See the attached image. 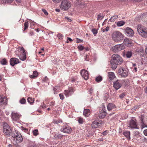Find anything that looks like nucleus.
<instances>
[{"label":"nucleus","instance_id":"f257e3e1","mask_svg":"<svg viewBox=\"0 0 147 147\" xmlns=\"http://www.w3.org/2000/svg\"><path fill=\"white\" fill-rule=\"evenodd\" d=\"M113 40L116 42H119L123 40L124 38L123 34L119 31L114 32L112 34Z\"/></svg>","mask_w":147,"mask_h":147},{"label":"nucleus","instance_id":"f03ea898","mask_svg":"<svg viewBox=\"0 0 147 147\" xmlns=\"http://www.w3.org/2000/svg\"><path fill=\"white\" fill-rule=\"evenodd\" d=\"M112 59L110 61V63L113 65H120L123 62L122 58L117 54H113L112 56Z\"/></svg>","mask_w":147,"mask_h":147},{"label":"nucleus","instance_id":"7ed1b4c3","mask_svg":"<svg viewBox=\"0 0 147 147\" xmlns=\"http://www.w3.org/2000/svg\"><path fill=\"white\" fill-rule=\"evenodd\" d=\"M3 132L8 136H11L12 130L6 122L3 124Z\"/></svg>","mask_w":147,"mask_h":147},{"label":"nucleus","instance_id":"20e7f679","mask_svg":"<svg viewBox=\"0 0 147 147\" xmlns=\"http://www.w3.org/2000/svg\"><path fill=\"white\" fill-rule=\"evenodd\" d=\"M138 32L142 36L146 37H147V28H144L140 25L137 26Z\"/></svg>","mask_w":147,"mask_h":147},{"label":"nucleus","instance_id":"39448f33","mask_svg":"<svg viewBox=\"0 0 147 147\" xmlns=\"http://www.w3.org/2000/svg\"><path fill=\"white\" fill-rule=\"evenodd\" d=\"M71 3L69 1L65 0L62 1L61 8L63 10H67L71 7Z\"/></svg>","mask_w":147,"mask_h":147},{"label":"nucleus","instance_id":"423d86ee","mask_svg":"<svg viewBox=\"0 0 147 147\" xmlns=\"http://www.w3.org/2000/svg\"><path fill=\"white\" fill-rule=\"evenodd\" d=\"M124 48V45L122 44H120L117 45L113 46L111 48V50L114 52H117L123 50Z\"/></svg>","mask_w":147,"mask_h":147},{"label":"nucleus","instance_id":"0eeeda50","mask_svg":"<svg viewBox=\"0 0 147 147\" xmlns=\"http://www.w3.org/2000/svg\"><path fill=\"white\" fill-rule=\"evenodd\" d=\"M118 73L122 77H126L127 76L128 74L127 71L125 68L122 67L119 69Z\"/></svg>","mask_w":147,"mask_h":147},{"label":"nucleus","instance_id":"6e6552de","mask_svg":"<svg viewBox=\"0 0 147 147\" xmlns=\"http://www.w3.org/2000/svg\"><path fill=\"white\" fill-rule=\"evenodd\" d=\"M139 118L141 122V127L142 128L145 127H147V125H146L145 121L146 117L144 115H141L139 117Z\"/></svg>","mask_w":147,"mask_h":147},{"label":"nucleus","instance_id":"1a4fd4ad","mask_svg":"<svg viewBox=\"0 0 147 147\" xmlns=\"http://www.w3.org/2000/svg\"><path fill=\"white\" fill-rule=\"evenodd\" d=\"M21 51H22V54L20 55V56L18 55L19 59L22 61H24L26 59V55L25 51L23 47H22L20 49Z\"/></svg>","mask_w":147,"mask_h":147},{"label":"nucleus","instance_id":"9d476101","mask_svg":"<svg viewBox=\"0 0 147 147\" xmlns=\"http://www.w3.org/2000/svg\"><path fill=\"white\" fill-rule=\"evenodd\" d=\"M125 34L129 37H132L134 35V32L131 28L127 27L125 29Z\"/></svg>","mask_w":147,"mask_h":147},{"label":"nucleus","instance_id":"9b49d317","mask_svg":"<svg viewBox=\"0 0 147 147\" xmlns=\"http://www.w3.org/2000/svg\"><path fill=\"white\" fill-rule=\"evenodd\" d=\"M82 77L86 80L88 78V71L85 69L82 70L80 72Z\"/></svg>","mask_w":147,"mask_h":147},{"label":"nucleus","instance_id":"f8f14e48","mask_svg":"<svg viewBox=\"0 0 147 147\" xmlns=\"http://www.w3.org/2000/svg\"><path fill=\"white\" fill-rule=\"evenodd\" d=\"M60 130L61 132L65 133H69L71 131V129L69 127L66 125L63 126Z\"/></svg>","mask_w":147,"mask_h":147},{"label":"nucleus","instance_id":"ddd939ff","mask_svg":"<svg viewBox=\"0 0 147 147\" xmlns=\"http://www.w3.org/2000/svg\"><path fill=\"white\" fill-rule=\"evenodd\" d=\"M19 59L16 58H11L10 60V64L12 66L19 63Z\"/></svg>","mask_w":147,"mask_h":147},{"label":"nucleus","instance_id":"4468645a","mask_svg":"<svg viewBox=\"0 0 147 147\" xmlns=\"http://www.w3.org/2000/svg\"><path fill=\"white\" fill-rule=\"evenodd\" d=\"M11 118L13 120L16 121L18 120L20 117V115L19 114L13 112L11 114Z\"/></svg>","mask_w":147,"mask_h":147},{"label":"nucleus","instance_id":"2eb2a0df","mask_svg":"<svg viewBox=\"0 0 147 147\" xmlns=\"http://www.w3.org/2000/svg\"><path fill=\"white\" fill-rule=\"evenodd\" d=\"M102 123V121H101L100 122H99L96 121H94L92 123V128H96L100 126Z\"/></svg>","mask_w":147,"mask_h":147},{"label":"nucleus","instance_id":"dca6fc26","mask_svg":"<svg viewBox=\"0 0 147 147\" xmlns=\"http://www.w3.org/2000/svg\"><path fill=\"white\" fill-rule=\"evenodd\" d=\"M113 87L116 90H117L121 86V84L119 83V81L117 80L116 81L113 82Z\"/></svg>","mask_w":147,"mask_h":147},{"label":"nucleus","instance_id":"f3484780","mask_svg":"<svg viewBox=\"0 0 147 147\" xmlns=\"http://www.w3.org/2000/svg\"><path fill=\"white\" fill-rule=\"evenodd\" d=\"M128 126L132 128H136L137 125L135 121L133 119H131Z\"/></svg>","mask_w":147,"mask_h":147},{"label":"nucleus","instance_id":"a211bd4d","mask_svg":"<svg viewBox=\"0 0 147 147\" xmlns=\"http://www.w3.org/2000/svg\"><path fill=\"white\" fill-rule=\"evenodd\" d=\"M109 79L110 80H112L116 78V76L114 73L111 72H109L108 73V74Z\"/></svg>","mask_w":147,"mask_h":147},{"label":"nucleus","instance_id":"6ab92c4d","mask_svg":"<svg viewBox=\"0 0 147 147\" xmlns=\"http://www.w3.org/2000/svg\"><path fill=\"white\" fill-rule=\"evenodd\" d=\"M107 112L106 111L104 110H102L100 111L98 114L99 117L101 119L104 118L106 116Z\"/></svg>","mask_w":147,"mask_h":147},{"label":"nucleus","instance_id":"aec40b11","mask_svg":"<svg viewBox=\"0 0 147 147\" xmlns=\"http://www.w3.org/2000/svg\"><path fill=\"white\" fill-rule=\"evenodd\" d=\"M7 99L5 97H2L0 96V103L1 105H6L7 104Z\"/></svg>","mask_w":147,"mask_h":147},{"label":"nucleus","instance_id":"412c9836","mask_svg":"<svg viewBox=\"0 0 147 147\" xmlns=\"http://www.w3.org/2000/svg\"><path fill=\"white\" fill-rule=\"evenodd\" d=\"M7 99L5 97H2L0 96V103L1 105H6L7 104Z\"/></svg>","mask_w":147,"mask_h":147},{"label":"nucleus","instance_id":"4be33fe9","mask_svg":"<svg viewBox=\"0 0 147 147\" xmlns=\"http://www.w3.org/2000/svg\"><path fill=\"white\" fill-rule=\"evenodd\" d=\"M116 107V106L113 103H109L107 105V109L109 111H110Z\"/></svg>","mask_w":147,"mask_h":147},{"label":"nucleus","instance_id":"5701e85b","mask_svg":"<svg viewBox=\"0 0 147 147\" xmlns=\"http://www.w3.org/2000/svg\"><path fill=\"white\" fill-rule=\"evenodd\" d=\"M23 138L22 137H21L20 138H18L16 137L14 139V141L18 144L22 142L23 141Z\"/></svg>","mask_w":147,"mask_h":147},{"label":"nucleus","instance_id":"b1692460","mask_svg":"<svg viewBox=\"0 0 147 147\" xmlns=\"http://www.w3.org/2000/svg\"><path fill=\"white\" fill-rule=\"evenodd\" d=\"M83 114L86 117H88L90 114V110L89 109H84Z\"/></svg>","mask_w":147,"mask_h":147},{"label":"nucleus","instance_id":"393cba45","mask_svg":"<svg viewBox=\"0 0 147 147\" xmlns=\"http://www.w3.org/2000/svg\"><path fill=\"white\" fill-rule=\"evenodd\" d=\"M123 134L129 140L130 139V132L129 131H125L123 132Z\"/></svg>","mask_w":147,"mask_h":147},{"label":"nucleus","instance_id":"a878e982","mask_svg":"<svg viewBox=\"0 0 147 147\" xmlns=\"http://www.w3.org/2000/svg\"><path fill=\"white\" fill-rule=\"evenodd\" d=\"M63 136V135L59 133H57L55 135L54 138L55 139L58 140L61 139Z\"/></svg>","mask_w":147,"mask_h":147},{"label":"nucleus","instance_id":"bb28decb","mask_svg":"<svg viewBox=\"0 0 147 147\" xmlns=\"http://www.w3.org/2000/svg\"><path fill=\"white\" fill-rule=\"evenodd\" d=\"M125 22L124 21H120L116 23L117 26L118 27H120L123 25L125 24Z\"/></svg>","mask_w":147,"mask_h":147},{"label":"nucleus","instance_id":"cd10ccee","mask_svg":"<svg viewBox=\"0 0 147 147\" xmlns=\"http://www.w3.org/2000/svg\"><path fill=\"white\" fill-rule=\"evenodd\" d=\"M131 42L128 38H126L124 39L123 43L125 45H127L131 44Z\"/></svg>","mask_w":147,"mask_h":147},{"label":"nucleus","instance_id":"c85d7f7f","mask_svg":"<svg viewBox=\"0 0 147 147\" xmlns=\"http://www.w3.org/2000/svg\"><path fill=\"white\" fill-rule=\"evenodd\" d=\"M38 76V73L36 71L33 72V74L32 75H30V77L31 78H33L36 77Z\"/></svg>","mask_w":147,"mask_h":147},{"label":"nucleus","instance_id":"c756f323","mask_svg":"<svg viewBox=\"0 0 147 147\" xmlns=\"http://www.w3.org/2000/svg\"><path fill=\"white\" fill-rule=\"evenodd\" d=\"M132 55V52L131 51H128L126 54V57L128 58H130Z\"/></svg>","mask_w":147,"mask_h":147},{"label":"nucleus","instance_id":"7c9ffc66","mask_svg":"<svg viewBox=\"0 0 147 147\" xmlns=\"http://www.w3.org/2000/svg\"><path fill=\"white\" fill-rule=\"evenodd\" d=\"M118 18V16H115L112 17L110 19V21L111 22H113Z\"/></svg>","mask_w":147,"mask_h":147},{"label":"nucleus","instance_id":"2f4dec72","mask_svg":"<svg viewBox=\"0 0 147 147\" xmlns=\"http://www.w3.org/2000/svg\"><path fill=\"white\" fill-rule=\"evenodd\" d=\"M28 102L30 104L33 103L34 102V100L33 99L31 98L28 97L27 99Z\"/></svg>","mask_w":147,"mask_h":147},{"label":"nucleus","instance_id":"473e14b6","mask_svg":"<svg viewBox=\"0 0 147 147\" xmlns=\"http://www.w3.org/2000/svg\"><path fill=\"white\" fill-rule=\"evenodd\" d=\"M0 63L2 65H5L7 63V61L5 58H4L1 60Z\"/></svg>","mask_w":147,"mask_h":147},{"label":"nucleus","instance_id":"72a5a7b5","mask_svg":"<svg viewBox=\"0 0 147 147\" xmlns=\"http://www.w3.org/2000/svg\"><path fill=\"white\" fill-rule=\"evenodd\" d=\"M134 135L136 137L138 138L140 137H141V134L139 133L138 131H136L134 132Z\"/></svg>","mask_w":147,"mask_h":147},{"label":"nucleus","instance_id":"f704fd0d","mask_svg":"<svg viewBox=\"0 0 147 147\" xmlns=\"http://www.w3.org/2000/svg\"><path fill=\"white\" fill-rule=\"evenodd\" d=\"M18 131H13L12 133L11 132V136L13 137L14 138H15L16 136V135L17 134Z\"/></svg>","mask_w":147,"mask_h":147},{"label":"nucleus","instance_id":"c9c22d12","mask_svg":"<svg viewBox=\"0 0 147 147\" xmlns=\"http://www.w3.org/2000/svg\"><path fill=\"white\" fill-rule=\"evenodd\" d=\"M78 122L80 124H82L84 121V119L81 117H80L78 118Z\"/></svg>","mask_w":147,"mask_h":147},{"label":"nucleus","instance_id":"e433bc0d","mask_svg":"<svg viewBox=\"0 0 147 147\" xmlns=\"http://www.w3.org/2000/svg\"><path fill=\"white\" fill-rule=\"evenodd\" d=\"M102 80V77L101 76H98L96 78V80L98 82H100Z\"/></svg>","mask_w":147,"mask_h":147},{"label":"nucleus","instance_id":"4c0bfd02","mask_svg":"<svg viewBox=\"0 0 147 147\" xmlns=\"http://www.w3.org/2000/svg\"><path fill=\"white\" fill-rule=\"evenodd\" d=\"M24 31L25 30L28 28V22H25L24 23Z\"/></svg>","mask_w":147,"mask_h":147},{"label":"nucleus","instance_id":"58836bf2","mask_svg":"<svg viewBox=\"0 0 147 147\" xmlns=\"http://www.w3.org/2000/svg\"><path fill=\"white\" fill-rule=\"evenodd\" d=\"M26 102V100L24 98H23L22 99L20 100V102L22 104H24Z\"/></svg>","mask_w":147,"mask_h":147},{"label":"nucleus","instance_id":"ea45409f","mask_svg":"<svg viewBox=\"0 0 147 147\" xmlns=\"http://www.w3.org/2000/svg\"><path fill=\"white\" fill-rule=\"evenodd\" d=\"M62 122V121L61 120L59 119L56 120H54L53 121V123L54 124H58V123Z\"/></svg>","mask_w":147,"mask_h":147},{"label":"nucleus","instance_id":"a19ab883","mask_svg":"<svg viewBox=\"0 0 147 147\" xmlns=\"http://www.w3.org/2000/svg\"><path fill=\"white\" fill-rule=\"evenodd\" d=\"M38 130L37 129H36L35 130H34L33 131V133L34 136H36L37 135H38Z\"/></svg>","mask_w":147,"mask_h":147},{"label":"nucleus","instance_id":"79ce46f5","mask_svg":"<svg viewBox=\"0 0 147 147\" xmlns=\"http://www.w3.org/2000/svg\"><path fill=\"white\" fill-rule=\"evenodd\" d=\"M57 37L59 39H62L63 38V34L60 33L58 34L57 35Z\"/></svg>","mask_w":147,"mask_h":147},{"label":"nucleus","instance_id":"37998d69","mask_svg":"<svg viewBox=\"0 0 147 147\" xmlns=\"http://www.w3.org/2000/svg\"><path fill=\"white\" fill-rule=\"evenodd\" d=\"M64 94L65 96L67 97H68L69 95H70V94L69 92V90H65Z\"/></svg>","mask_w":147,"mask_h":147},{"label":"nucleus","instance_id":"c03bdc74","mask_svg":"<svg viewBox=\"0 0 147 147\" xmlns=\"http://www.w3.org/2000/svg\"><path fill=\"white\" fill-rule=\"evenodd\" d=\"M70 94L71 95L75 91V90L73 88H71L68 90Z\"/></svg>","mask_w":147,"mask_h":147},{"label":"nucleus","instance_id":"a18cd8bd","mask_svg":"<svg viewBox=\"0 0 147 147\" xmlns=\"http://www.w3.org/2000/svg\"><path fill=\"white\" fill-rule=\"evenodd\" d=\"M92 31L94 35H95L97 33V31L96 29H92Z\"/></svg>","mask_w":147,"mask_h":147},{"label":"nucleus","instance_id":"49530a36","mask_svg":"<svg viewBox=\"0 0 147 147\" xmlns=\"http://www.w3.org/2000/svg\"><path fill=\"white\" fill-rule=\"evenodd\" d=\"M111 67L113 70L115 69L117 67V65L116 64H111Z\"/></svg>","mask_w":147,"mask_h":147},{"label":"nucleus","instance_id":"de8ad7c7","mask_svg":"<svg viewBox=\"0 0 147 147\" xmlns=\"http://www.w3.org/2000/svg\"><path fill=\"white\" fill-rule=\"evenodd\" d=\"M78 48L80 51H82L84 49V47L81 45H79Z\"/></svg>","mask_w":147,"mask_h":147},{"label":"nucleus","instance_id":"09e8293b","mask_svg":"<svg viewBox=\"0 0 147 147\" xmlns=\"http://www.w3.org/2000/svg\"><path fill=\"white\" fill-rule=\"evenodd\" d=\"M139 106H140L138 105L135 106L132 108L131 110L133 111H135L136 109H138L139 108Z\"/></svg>","mask_w":147,"mask_h":147},{"label":"nucleus","instance_id":"8fccbe9b","mask_svg":"<svg viewBox=\"0 0 147 147\" xmlns=\"http://www.w3.org/2000/svg\"><path fill=\"white\" fill-rule=\"evenodd\" d=\"M13 0H3V1L2 2L5 3H11L12 2Z\"/></svg>","mask_w":147,"mask_h":147},{"label":"nucleus","instance_id":"3c124183","mask_svg":"<svg viewBox=\"0 0 147 147\" xmlns=\"http://www.w3.org/2000/svg\"><path fill=\"white\" fill-rule=\"evenodd\" d=\"M136 51L138 53H143L144 52V50L142 48H140L139 49H137Z\"/></svg>","mask_w":147,"mask_h":147},{"label":"nucleus","instance_id":"603ef678","mask_svg":"<svg viewBox=\"0 0 147 147\" xmlns=\"http://www.w3.org/2000/svg\"><path fill=\"white\" fill-rule=\"evenodd\" d=\"M125 96V94L124 93H123L122 94H121L119 96V97L121 99H122L124 98Z\"/></svg>","mask_w":147,"mask_h":147},{"label":"nucleus","instance_id":"864d4df0","mask_svg":"<svg viewBox=\"0 0 147 147\" xmlns=\"http://www.w3.org/2000/svg\"><path fill=\"white\" fill-rule=\"evenodd\" d=\"M42 10L45 15L47 16L48 15V12L45 9H42Z\"/></svg>","mask_w":147,"mask_h":147},{"label":"nucleus","instance_id":"5fc2aeb1","mask_svg":"<svg viewBox=\"0 0 147 147\" xmlns=\"http://www.w3.org/2000/svg\"><path fill=\"white\" fill-rule=\"evenodd\" d=\"M59 87H58V86H56V87H55L54 88L53 90H54V93L55 94H57L56 93H55V91H56V90H57L59 89Z\"/></svg>","mask_w":147,"mask_h":147},{"label":"nucleus","instance_id":"6e6d98bb","mask_svg":"<svg viewBox=\"0 0 147 147\" xmlns=\"http://www.w3.org/2000/svg\"><path fill=\"white\" fill-rule=\"evenodd\" d=\"M60 98L61 100H63L64 98V97L63 94H59Z\"/></svg>","mask_w":147,"mask_h":147},{"label":"nucleus","instance_id":"4d7b16f0","mask_svg":"<svg viewBox=\"0 0 147 147\" xmlns=\"http://www.w3.org/2000/svg\"><path fill=\"white\" fill-rule=\"evenodd\" d=\"M21 137H22V135L20 133L18 132L17 134L16 135V137L18 138H20Z\"/></svg>","mask_w":147,"mask_h":147},{"label":"nucleus","instance_id":"13d9d810","mask_svg":"<svg viewBox=\"0 0 147 147\" xmlns=\"http://www.w3.org/2000/svg\"><path fill=\"white\" fill-rule=\"evenodd\" d=\"M65 20H67V22H71V21L72 20L71 19H70V18H68L67 17H65Z\"/></svg>","mask_w":147,"mask_h":147},{"label":"nucleus","instance_id":"bf43d9fd","mask_svg":"<svg viewBox=\"0 0 147 147\" xmlns=\"http://www.w3.org/2000/svg\"><path fill=\"white\" fill-rule=\"evenodd\" d=\"M107 133H108L107 131V130H106L102 132V134L104 136H106L107 135Z\"/></svg>","mask_w":147,"mask_h":147},{"label":"nucleus","instance_id":"052dcab7","mask_svg":"<svg viewBox=\"0 0 147 147\" xmlns=\"http://www.w3.org/2000/svg\"><path fill=\"white\" fill-rule=\"evenodd\" d=\"M83 40L80 39H79L78 38L77 39V40H76V43H79L80 42H82Z\"/></svg>","mask_w":147,"mask_h":147},{"label":"nucleus","instance_id":"680f3d73","mask_svg":"<svg viewBox=\"0 0 147 147\" xmlns=\"http://www.w3.org/2000/svg\"><path fill=\"white\" fill-rule=\"evenodd\" d=\"M103 18V16L98 15V19H102Z\"/></svg>","mask_w":147,"mask_h":147},{"label":"nucleus","instance_id":"e2e57ef3","mask_svg":"<svg viewBox=\"0 0 147 147\" xmlns=\"http://www.w3.org/2000/svg\"><path fill=\"white\" fill-rule=\"evenodd\" d=\"M143 132L144 135L147 136V129L144 130Z\"/></svg>","mask_w":147,"mask_h":147},{"label":"nucleus","instance_id":"0e129e2a","mask_svg":"<svg viewBox=\"0 0 147 147\" xmlns=\"http://www.w3.org/2000/svg\"><path fill=\"white\" fill-rule=\"evenodd\" d=\"M55 105V102H51L50 104V105L51 107H53Z\"/></svg>","mask_w":147,"mask_h":147},{"label":"nucleus","instance_id":"69168bd1","mask_svg":"<svg viewBox=\"0 0 147 147\" xmlns=\"http://www.w3.org/2000/svg\"><path fill=\"white\" fill-rule=\"evenodd\" d=\"M53 2H55V3H59L60 1H62V0H52Z\"/></svg>","mask_w":147,"mask_h":147},{"label":"nucleus","instance_id":"338daca9","mask_svg":"<svg viewBox=\"0 0 147 147\" xmlns=\"http://www.w3.org/2000/svg\"><path fill=\"white\" fill-rule=\"evenodd\" d=\"M109 28L108 26H107L106 27V28L105 29V30L106 32H107L109 30Z\"/></svg>","mask_w":147,"mask_h":147},{"label":"nucleus","instance_id":"774afa93","mask_svg":"<svg viewBox=\"0 0 147 147\" xmlns=\"http://www.w3.org/2000/svg\"><path fill=\"white\" fill-rule=\"evenodd\" d=\"M88 56L87 55H86L85 57H84V59L86 61H88L89 60V59H87Z\"/></svg>","mask_w":147,"mask_h":147}]
</instances>
